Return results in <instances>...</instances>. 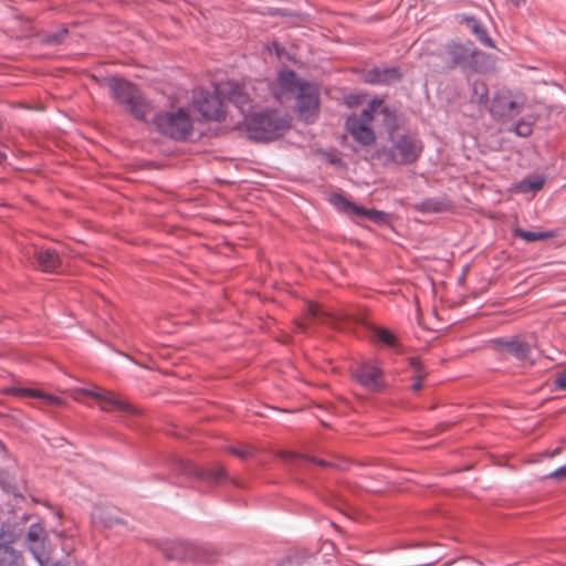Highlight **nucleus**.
Listing matches in <instances>:
<instances>
[{
  "label": "nucleus",
  "instance_id": "f257e3e1",
  "mask_svg": "<svg viewBox=\"0 0 566 566\" xmlns=\"http://www.w3.org/2000/svg\"><path fill=\"white\" fill-rule=\"evenodd\" d=\"M373 120L381 123L387 128H391L396 123V116L385 106L381 99H374L359 116L348 117L346 127L356 142L368 146L376 139L375 133L370 128Z\"/></svg>",
  "mask_w": 566,
  "mask_h": 566
},
{
  "label": "nucleus",
  "instance_id": "f03ea898",
  "mask_svg": "<svg viewBox=\"0 0 566 566\" xmlns=\"http://www.w3.org/2000/svg\"><path fill=\"white\" fill-rule=\"evenodd\" d=\"M112 97L138 120H145L150 106L142 92L130 82L118 77L107 80Z\"/></svg>",
  "mask_w": 566,
  "mask_h": 566
},
{
  "label": "nucleus",
  "instance_id": "7ed1b4c3",
  "mask_svg": "<svg viewBox=\"0 0 566 566\" xmlns=\"http://www.w3.org/2000/svg\"><path fill=\"white\" fill-rule=\"evenodd\" d=\"M245 126L253 138L270 140L290 126V118L276 111L253 112L247 116Z\"/></svg>",
  "mask_w": 566,
  "mask_h": 566
},
{
  "label": "nucleus",
  "instance_id": "20e7f679",
  "mask_svg": "<svg viewBox=\"0 0 566 566\" xmlns=\"http://www.w3.org/2000/svg\"><path fill=\"white\" fill-rule=\"evenodd\" d=\"M390 140L391 146L382 148L379 153L392 164H413L422 151L421 142L412 135L391 133Z\"/></svg>",
  "mask_w": 566,
  "mask_h": 566
},
{
  "label": "nucleus",
  "instance_id": "39448f33",
  "mask_svg": "<svg viewBox=\"0 0 566 566\" xmlns=\"http://www.w3.org/2000/svg\"><path fill=\"white\" fill-rule=\"evenodd\" d=\"M154 123L163 134L174 139H186L192 132V119L184 108L158 114Z\"/></svg>",
  "mask_w": 566,
  "mask_h": 566
},
{
  "label": "nucleus",
  "instance_id": "423d86ee",
  "mask_svg": "<svg viewBox=\"0 0 566 566\" xmlns=\"http://www.w3.org/2000/svg\"><path fill=\"white\" fill-rule=\"evenodd\" d=\"M165 554L169 559L198 560L212 563L217 559L218 553L214 548L208 546H198L185 541H177L165 548Z\"/></svg>",
  "mask_w": 566,
  "mask_h": 566
},
{
  "label": "nucleus",
  "instance_id": "0eeeda50",
  "mask_svg": "<svg viewBox=\"0 0 566 566\" xmlns=\"http://www.w3.org/2000/svg\"><path fill=\"white\" fill-rule=\"evenodd\" d=\"M526 104V97L520 92L501 91L492 101L491 113L497 118L517 116Z\"/></svg>",
  "mask_w": 566,
  "mask_h": 566
},
{
  "label": "nucleus",
  "instance_id": "6e6552de",
  "mask_svg": "<svg viewBox=\"0 0 566 566\" xmlns=\"http://www.w3.org/2000/svg\"><path fill=\"white\" fill-rule=\"evenodd\" d=\"M223 101L222 94L218 92V86L213 93L202 88L193 92V106L208 119L221 120L224 117Z\"/></svg>",
  "mask_w": 566,
  "mask_h": 566
},
{
  "label": "nucleus",
  "instance_id": "1a4fd4ad",
  "mask_svg": "<svg viewBox=\"0 0 566 566\" xmlns=\"http://www.w3.org/2000/svg\"><path fill=\"white\" fill-rule=\"evenodd\" d=\"M303 84L304 82H301L294 72L283 70L270 85V91L277 102L285 103L296 97Z\"/></svg>",
  "mask_w": 566,
  "mask_h": 566
},
{
  "label": "nucleus",
  "instance_id": "9d476101",
  "mask_svg": "<svg viewBox=\"0 0 566 566\" xmlns=\"http://www.w3.org/2000/svg\"><path fill=\"white\" fill-rule=\"evenodd\" d=\"M218 92L222 94L224 99H229L240 109L244 116V123L247 116L254 112L250 97L241 85L232 82L221 83L218 85Z\"/></svg>",
  "mask_w": 566,
  "mask_h": 566
},
{
  "label": "nucleus",
  "instance_id": "9b49d317",
  "mask_svg": "<svg viewBox=\"0 0 566 566\" xmlns=\"http://www.w3.org/2000/svg\"><path fill=\"white\" fill-rule=\"evenodd\" d=\"M296 109L301 118L310 122L318 108V92L315 86L304 83L295 97Z\"/></svg>",
  "mask_w": 566,
  "mask_h": 566
},
{
  "label": "nucleus",
  "instance_id": "f8f14e48",
  "mask_svg": "<svg viewBox=\"0 0 566 566\" xmlns=\"http://www.w3.org/2000/svg\"><path fill=\"white\" fill-rule=\"evenodd\" d=\"M352 375L357 382L370 391H378L384 387L382 371L371 363L359 364Z\"/></svg>",
  "mask_w": 566,
  "mask_h": 566
},
{
  "label": "nucleus",
  "instance_id": "ddd939ff",
  "mask_svg": "<svg viewBox=\"0 0 566 566\" xmlns=\"http://www.w3.org/2000/svg\"><path fill=\"white\" fill-rule=\"evenodd\" d=\"M335 206H337L340 210L345 211L348 214H353L359 218H366L374 222H381L385 219V213L375 209H366L359 206H356L349 201H347L342 196H336L333 199Z\"/></svg>",
  "mask_w": 566,
  "mask_h": 566
},
{
  "label": "nucleus",
  "instance_id": "4468645a",
  "mask_svg": "<svg viewBox=\"0 0 566 566\" xmlns=\"http://www.w3.org/2000/svg\"><path fill=\"white\" fill-rule=\"evenodd\" d=\"M401 78L397 67L371 69L365 72L364 80L369 84H391Z\"/></svg>",
  "mask_w": 566,
  "mask_h": 566
},
{
  "label": "nucleus",
  "instance_id": "2eb2a0df",
  "mask_svg": "<svg viewBox=\"0 0 566 566\" xmlns=\"http://www.w3.org/2000/svg\"><path fill=\"white\" fill-rule=\"evenodd\" d=\"M38 268L44 272H57L61 266V258L54 249L42 248L34 251Z\"/></svg>",
  "mask_w": 566,
  "mask_h": 566
},
{
  "label": "nucleus",
  "instance_id": "dca6fc26",
  "mask_svg": "<svg viewBox=\"0 0 566 566\" xmlns=\"http://www.w3.org/2000/svg\"><path fill=\"white\" fill-rule=\"evenodd\" d=\"M99 403V407L104 411H109L112 409L135 413L136 408L130 405L128 401L123 400L118 395L113 391L106 389L103 399Z\"/></svg>",
  "mask_w": 566,
  "mask_h": 566
},
{
  "label": "nucleus",
  "instance_id": "f3484780",
  "mask_svg": "<svg viewBox=\"0 0 566 566\" xmlns=\"http://www.w3.org/2000/svg\"><path fill=\"white\" fill-rule=\"evenodd\" d=\"M503 349L515 356L517 359H528L531 355V346L520 338H512L502 342Z\"/></svg>",
  "mask_w": 566,
  "mask_h": 566
},
{
  "label": "nucleus",
  "instance_id": "a211bd4d",
  "mask_svg": "<svg viewBox=\"0 0 566 566\" xmlns=\"http://www.w3.org/2000/svg\"><path fill=\"white\" fill-rule=\"evenodd\" d=\"M187 473L197 475L201 479H206L212 483H219L227 476L224 468L220 465L213 467L211 469L191 467L187 470Z\"/></svg>",
  "mask_w": 566,
  "mask_h": 566
},
{
  "label": "nucleus",
  "instance_id": "6ab92c4d",
  "mask_svg": "<svg viewBox=\"0 0 566 566\" xmlns=\"http://www.w3.org/2000/svg\"><path fill=\"white\" fill-rule=\"evenodd\" d=\"M8 392L19 396H25V397H35L43 399L48 405L52 406H64V401L53 395L45 394L41 390L36 389H28V388H11L8 390Z\"/></svg>",
  "mask_w": 566,
  "mask_h": 566
},
{
  "label": "nucleus",
  "instance_id": "aec40b11",
  "mask_svg": "<svg viewBox=\"0 0 566 566\" xmlns=\"http://www.w3.org/2000/svg\"><path fill=\"white\" fill-rule=\"evenodd\" d=\"M27 537H28L29 542L32 543V546L30 547L31 552L33 553L34 557L39 562H41L39 551L42 547L43 542L45 539V532H44L43 527L39 524H32L29 527Z\"/></svg>",
  "mask_w": 566,
  "mask_h": 566
},
{
  "label": "nucleus",
  "instance_id": "412c9836",
  "mask_svg": "<svg viewBox=\"0 0 566 566\" xmlns=\"http://www.w3.org/2000/svg\"><path fill=\"white\" fill-rule=\"evenodd\" d=\"M22 562L21 554L8 545H0V566H19Z\"/></svg>",
  "mask_w": 566,
  "mask_h": 566
},
{
  "label": "nucleus",
  "instance_id": "4be33fe9",
  "mask_svg": "<svg viewBox=\"0 0 566 566\" xmlns=\"http://www.w3.org/2000/svg\"><path fill=\"white\" fill-rule=\"evenodd\" d=\"M514 234L516 237L523 239L526 242L543 241L546 239L555 238L557 235L556 231L534 232V231L523 230L521 228H516L514 230Z\"/></svg>",
  "mask_w": 566,
  "mask_h": 566
},
{
  "label": "nucleus",
  "instance_id": "5701e85b",
  "mask_svg": "<svg viewBox=\"0 0 566 566\" xmlns=\"http://www.w3.org/2000/svg\"><path fill=\"white\" fill-rule=\"evenodd\" d=\"M467 25L482 44L490 48L493 46L492 40L488 35L486 30L480 24V22L476 19L468 18Z\"/></svg>",
  "mask_w": 566,
  "mask_h": 566
},
{
  "label": "nucleus",
  "instance_id": "b1692460",
  "mask_svg": "<svg viewBox=\"0 0 566 566\" xmlns=\"http://www.w3.org/2000/svg\"><path fill=\"white\" fill-rule=\"evenodd\" d=\"M105 391V388L97 386L93 388H76L72 391V396L76 401H82V396H87L95 399L97 402H101Z\"/></svg>",
  "mask_w": 566,
  "mask_h": 566
},
{
  "label": "nucleus",
  "instance_id": "393cba45",
  "mask_svg": "<svg viewBox=\"0 0 566 566\" xmlns=\"http://www.w3.org/2000/svg\"><path fill=\"white\" fill-rule=\"evenodd\" d=\"M544 182L545 180L542 177L526 178L518 182L517 189L521 192L538 191L543 188Z\"/></svg>",
  "mask_w": 566,
  "mask_h": 566
},
{
  "label": "nucleus",
  "instance_id": "a878e982",
  "mask_svg": "<svg viewBox=\"0 0 566 566\" xmlns=\"http://www.w3.org/2000/svg\"><path fill=\"white\" fill-rule=\"evenodd\" d=\"M447 53L451 57L453 64H458V63L464 61L468 56L467 49L463 45L458 44V43L449 44L447 48Z\"/></svg>",
  "mask_w": 566,
  "mask_h": 566
},
{
  "label": "nucleus",
  "instance_id": "bb28decb",
  "mask_svg": "<svg viewBox=\"0 0 566 566\" xmlns=\"http://www.w3.org/2000/svg\"><path fill=\"white\" fill-rule=\"evenodd\" d=\"M374 336L387 346L395 347L398 344L396 335L387 328H374Z\"/></svg>",
  "mask_w": 566,
  "mask_h": 566
},
{
  "label": "nucleus",
  "instance_id": "cd10ccee",
  "mask_svg": "<svg viewBox=\"0 0 566 566\" xmlns=\"http://www.w3.org/2000/svg\"><path fill=\"white\" fill-rule=\"evenodd\" d=\"M409 366L412 368L415 379L424 380L428 376V371L422 366V363L416 358H409Z\"/></svg>",
  "mask_w": 566,
  "mask_h": 566
},
{
  "label": "nucleus",
  "instance_id": "c85d7f7f",
  "mask_svg": "<svg viewBox=\"0 0 566 566\" xmlns=\"http://www.w3.org/2000/svg\"><path fill=\"white\" fill-rule=\"evenodd\" d=\"M307 316L308 318H318L321 322H325L326 314L323 312L319 305L310 303L307 305Z\"/></svg>",
  "mask_w": 566,
  "mask_h": 566
},
{
  "label": "nucleus",
  "instance_id": "c756f323",
  "mask_svg": "<svg viewBox=\"0 0 566 566\" xmlns=\"http://www.w3.org/2000/svg\"><path fill=\"white\" fill-rule=\"evenodd\" d=\"M474 93L480 95L481 103L488 99V88L483 83H474Z\"/></svg>",
  "mask_w": 566,
  "mask_h": 566
},
{
  "label": "nucleus",
  "instance_id": "7c9ffc66",
  "mask_svg": "<svg viewBox=\"0 0 566 566\" xmlns=\"http://www.w3.org/2000/svg\"><path fill=\"white\" fill-rule=\"evenodd\" d=\"M515 132L520 136H528L532 133L531 126L526 123H518L516 125Z\"/></svg>",
  "mask_w": 566,
  "mask_h": 566
},
{
  "label": "nucleus",
  "instance_id": "2f4dec72",
  "mask_svg": "<svg viewBox=\"0 0 566 566\" xmlns=\"http://www.w3.org/2000/svg\"><path fill=\"white\" fill-rule=\"evenodd\" d=\"M555 385L559 389H566V368L556 375Z\"/></svg>",
  "mask_w": 566,
  "mask_h": 566
},
{
  "label": "nucleus",
  "instance_id": "473e14b6",
  "mask_svg": "<svg viewBox=\"0 0 566 566\" xmlns=\"http://www.w3.org/2000/svg\"><path fill=\"white\" fill-rule=\"evenodd\" d=\"M552 479L563 480L566 479V465L558 468L548 475Z\"/></svg>",
  "mask_w": 566,
  "mask_h": 566
},
{
  "label": "nucleus",
  "instance_id": "72a5a7b5",
  "mask_svg": "<svg viewBox=\"0 0 566 566\" xmlns=\"http://www.w3.org/2000/svg\"><path fill=\"white\" fill-rule=\"evenodd\" d=\"M229 452H231L232 454H234L241 459H247L250 455L249 451L243 450V449H238L234 447L229 448Z\"/></svg>",
  "mask_w": 566,
  "mask_h": 566
},
{
  "label": "nucleus",
  "instance_id": "f704fd0d",
  "mask_svg": "<svg viewBox=\"0 0 566 566\" xmlns=\"http://www.w3.org/2000/svg\"><path fill=\"white\" fill-rule=\"evenodd\" d=\"M280 457H281L282 459H285V460H291V459L298 458V455H297L296 453L287 452V451L281 452V453H280Z\"/></svg>",
  "mask_w": 566,
  "mask_h": 566
},
{
  "label": "nucleus",
  "instance_id": "c9c22d12",
  "mask_svg": "<svg viewBox=\"0 0 566 566\" xmlns=\"http://www.w3.org/2000/svg\"><path fill=\"white\" fill-rule=\"evenodd\" d=\"M423 380L416 379L415 384L412 385L413 391H419L422 388Z\"/></svg>",
  "mask_w": 566,
  "mask_h": 566
},
{
  "label": "nucleus",
  "instance_id": "e433bc0d",
  "mask_svg": "<svg viewBox=\"0 0 566 566\" xmlns=\"http://www.w3.org/2000/svg\"><path fill=\"white\" fill-rule=\"evenodd\" d=\"M308 460L314 461V462H316L317 464H319V465H322V467H324V468H325V467H329V465H331V464H329L327 461H325V460H315V459H312V458H308Z\"/></svg>",
  "mask_w": 566,
  "mask_h": 566
},
{
  "label": "nucleus",
  "instance_id": "4c0bfd02",
  "mask_svg": "<svg viewBox=\"0 0 566 566\" xmlns=\"http://www.w3.org/2000/svg\"><path fill=\"white\" fill-rule=\"evenodd\" d=\"M297 327H298L301 331H303V332H307V326H306L305 324H303V323H298V324H297Z\"/></svg>",
  "mask_w": 566,
  "mask_h": 566
},
{
  "label": "nucleus",
  "instance_id": "58836bf2",
  "mask_svg": "<svg viewBox=\"0 0 566 566\" xmlns=\"http://www.w3.org/2000/svg\"><path fill=\"white\" fill-rule=\"evenodd\" d=\"M559 453H560V449H555V450L549 454V457H555V455H557V454H559Z\"/></svg>",
  "mask_w": 566,
  "mask_h": 566
},
{
  "label": "nucleus",
  "instance_id": "ea45409f",
  "mask_svg": "<svg viewBox=\"0 0 566 566\" xmlns=\"http://www.w3.org/2000/svg\"><path fill=\"white\" fill-rule=\"evenodd\" d=\"M514 6L518 7L522 3V0H510Z\"/></svg>",
  "mask_w": 566,
  "mask_h": 566
},
{
  "label": "nucleus",
  "instance_id": "a19ab883",
  "mask_svg": "<svg viewBox=\"0 0 566 566\" xmlns=\"http://www.w3.org/2000/svg\"><path fill=\"white\" fill-rule=\"evenodd\" d=\"M3 160V155L0 153V164L2 163Z\"/></svg>",
  "mask_w": 566,
  "mask_h": 566
},
{
  "label": "nucleus",
  "instance_id": "79ce46f5",
  "mask_svg": "<svg viewBox=\"0 0 566 566\" xmlns=\"http://www.w3.org/2000/svg\"><path fill=\"white\" fill-rule=\"evenodd\" d=\"M19 566H23L22 563Z\"/></svg>",
  "mask_w": 566,
  "mask_h": 566
}]
</instances>
